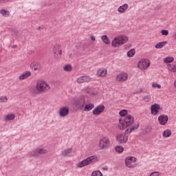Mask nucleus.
<instances>
[{"mask_svg":"<svg viewBox=\"0 0 176 176\" xmlns=\"http://www.w3.org/2000/svg\"><path fill=\"white\" fill-rule=\"evenodd\" d=\"M129 41V37L126 36H120L118 37H116L111 42V46L113 47H119V46H122V45H124L126 42Z\"/></svg>","mask_w":176,"mask_h":176,"instance_id":"nucleus-4","label":"nucleus"},{"mask_svg":"<svg viewBox=\"0 0 176 176\" xmlns=\"http://www.w3.org/2000/svg\"><path fill=\"white\" fill-rule=\"evenodd\" d=\"M126 54L129 58L134 57V55L135 54V49L130 50L129 51L127 52Z\"/></svg>","mask_w":176,"mask_h":176,"instance_id":"nucleus-28","label":"nucleus"},{"mask_svg":"<svg viewBox=\"0 0 176 176\" xmlns=\"http://www.w3.org/2000/svg\"><path fill=\"white\" fill-rule=\"evenodd\" d=\"M30 68L34 71H40V69L42 68V66L38 62H33L30 64Z\"/></svg>","mask_w":176,"mask_h":176,"instance_id":"nucleus-15","label":"nucleus"},{"mask_svg":"<svg viewBox=\"0 0 176 176\" xmlns=\"http://www.w3.org/2000/svg\"><path fill=\"white\" fill-rule=\"evenodd\" d=\"M127 113H128V111L126 109H122L119 112V115L121 116L122 118H124V116H126Z\"/></svg>","mask_w":176,"mask_h":176,"instance_id":"nucleus-34","label":"nucleus"},{"mask_svg":"<svg viewBox=\"0 0 176 176\" xmlns=\"http://www.w3.org/2000/svg\"><path fill=\"white\" fill-rule=\"evenodd\" d=\"M89 164V157H87L86 159L83 160L82 161L78 162L76 164V167L78 168H82V167H85V166H87Z\"/></svg>","mask_w":176,"mask_h":176,"instance_id":"nucleus-16","label":"nucleus"},{"mask_svg":"<svg viewBox=\"0 0 176 176\" xmlns=\"http://www.w3.org/2000/svg\"><path fill=\"white\" fill-rule=\"evenodd\" d=\"M153 87H157V89H162V85L155 83V84H153Z\"/></svg>","mask_w":176,"mask_h":176,"instance_id":"nucleus-39","label":"nucleus"},{"mask_svg":"<svg viewBox=\"0 0 176 176\" xmlns=\"http://www.w3.org/2000/svg\"><path fill=\"white\" fill-rule=\"evenodd\" d=\"M53 53L56 60L61 58V55L63 54V52H61V49H60V45L55 44L54 45Z\"/></svg>","mask_w":176,"mask_h":176,"instance_id":"nucleus-9","label":"nucleus"},{"mask_svg":"<svg viewBox=\"0 0 176 176\" xmlns=\"http://www.w3.org/2000/svg\"><path fill=\"white\" fill-rule=\"evenodd\" d=\"M158 122L161 126H166V124H167V122H168V116L160 115L158 117Z\"/></svg>","mask_w":176,"mask_h":176,"instance_id":"nucleus-10","label":"nucleus"},{"mask_svg":"<svg viewBox=\"0 0 176 176\" xmlns=\"http://www.w3.org/2000/svg\"><path fill=\"white\" fill-rule=\"evenodd\" d=\"M111 147V140H109V138L105 137L100 139L99 142V148L100 149H109Z\"/></svg>","mask_w":176,"mask_h":176,"instance_id":"nucleus-5","label":"nucleus"},{"mask_svg":"<svg viewBox=\"0 0 176 176\" xmlns=\"http://www.w3.org/2000/svg\"><path fill=\"white\" fill-rule=\"evenodd\" d=\"M46 153H47L46 149L42 148H37L30 153V155L34 156V157H38L39 155H45Z\"/></svg>","mask_w":176,"mask_h":176,"instance_id":"nucleus-8","label":"nucleus"},{"mask_svg":"<svg viewBox=\"0 0 176 176\" xmlns=\"http://www.w3.org/2000/svg\"><path fill=\"white\" fill-rule=\"evenodd\" d=\"M174 86H175V87H176V80L174 82Z\"/></svg>","mask_w":176,"mask_h":176,"instance_id":"nucleus-48","label":"nucleus"},{"mask_svg":"<svg viewBox=\"0 0 176 176\" xmlns=\"http://www.w3.org/2000/svg\"><path fill=\"white\" fill-rule=\"evenodd\" d=\"M144 133L145 134H151L152 133V126H146L144 129Z\"/></svg>","mask_w":176,"mask_h":176,"instance_id":"nucleus-33","label":"nucleus"},{"mask_svg":"<svg viewBox=\"0 0 176 176\" xmlns=\"http://www.w3.org/2000/svg\"><path fill=\"white\" fill-rule=\"evenodd\" d=\"M69 113V109L67 107H61L59 109V116L60 118H65Z\"/></svg>","mask_w":176,"mask_h":176,"instance_id":"nucleus-13","label":"nucleus"},{"mask_svg":"<svg viewBox=\"0 0 176 176\" xmlns=\"http://www.w3.org/2000/svg\"><path fill=\"white\" fill-rule=\"evenodd\" d=\"M69 57H71V55H69Z\"/></svg>","mask_w":176,"mask_h":176,"instance_id":"nucleus-51","label":"nucleus"},{"mask_svg":"<svg viewBox=\"0 0 176 176\" xmlns=\"http://www.w3.org/2000/svg\"><path fill=\"white\" fill-rule=\"evenodd\" d=\"M89 96H93L94 97H95V96H97L98 92L97 91L89 90Z\"/></svg>","mask_w":176,"mask_h":176,"instance_id":"nucleus-36","label":"nucleus"},{"mask_svg":"<svg viewBox=\"0 0 176 176\" xmlns=\"http://www.w3.org/2000/svg\"><path fill=\"white\" fill-rule=\"evenodd\" d=\"M89 82V76H83L77 78V83H86Z\"/></svg>","mask_w":176,"mask_h":176,"instance_id":"nucleus-19","label":"nucleus"},{"mask_svg":"<svg viewBox=\"0 0 176 176\" xmlns=\"http://www.w3.org/2000/svg\"><path fill=\"white\" fill-rule=\"evenodd\" d=\"M173 38H174V39H176V34H175L173 35Z\"/></svg>","mask_w":176,"mask_h":176,"instance_id":"nucleus-47","label":"nucleus"},{"mask_svg":"<svg viewBox=\"0 0 176 176\" xmlns=\"http://www.w3.org/2000/svg\"><path fill=\"white\" fill-rule=\"evenodd\" d=\"M104 111H105V106H104V104H101L93 110V113L94 115H100V113H102Z\"/></svg>","mask_w":176,"mask_h":176,"instance_id":"nucleus-12","label":"nucleus"},{"mask_svg":"<svg viewBox=\"0 0 176 176\" xmlns=\"http://www.w3.org/2000/svg\"><path fill=\"white\" fill-rule=\"evenodd\" d=\"M38 30H41V27H38Z\"/></svg>","mask_w":176,"mask_h":176,"instance_id":"nucleus-49","label":"nucleus"},{"mask_svg":"<svg viewBox=\"0 0 176 176\" xmlns=\"http://www.w3.org/2000/svg\"><path fill=\"white\" fill-rule=\"evenodd\" d=\"M137 162V158L134 157H128L125 159V164L126 167L133 168L135 167V162Z\"/></svg>","mask_w":176,"mask_h":176,"instance_id":"nucleus-7","label":"nucleus"},{"mask_svg":"<svg viewBox=\"0 0 176 176\" xmlns=\"http://www.w3.org/2000/svg\"><path fill=\"white\" fill-rule=\"evenodd\" d=\"M144 101H146V102H148V101H149V100H151V96H144Z\"/></svg>","mask_w":176,"mask_h":176,"instance_id":"nucleus-40","label":"nucleus"},{"mask_svg":"<svg viewBox=\"0 0 176 176\" xmlns=\"http://www.w3.org/2000/svg\"><path fill=\"white\" fill-rule=\"evenodd\" d=\"M107 74V71L105 69H100L98 71V75H99V76H100L101 78H104V76H105Z\"/></svg>","mask_w":176,"mask_h":176,"instance_id":"nucleus-22","label":"nucleus"},{"mask_svg":"<svg viewBox=\"0 0 176 176\" xmlns=\"http://www.w3.org/2000/svg\"><path fill=\"white\" fill-rule=\"evenodd\" d=\"M8 101V98L6 96L0 97V102H6Z\"/></svg>","mask_w":176,"mask_h":176,"instance_id":"nucleus-37","label":"nucleus"},{"mask_svg":"<svg viewBox=\"0 0 176 176\" xmlns=\"http://www.w3.org/2000/svg\"><path fill=\"white\" fill-rule=\"evenodd\" d=\"M151 66V62L148 59H143L140 60L138 64V67L140 69H142V71H145V69H148L149 67Z\"/></svg>","mask_w":176,"mask_h":176,"instance_id":"nucleus-6","label":"nucleus"},{"mask_svg":"<svg viewBox=\"0 0 176 176\" xmlns=\"http://www.w3.org/2000/svg\"><path fill=\"white\" fill-rule=\"evenodd\" d=\"M161 34H162V35L167 36V35H168V30H162L161 31Z\"/></svg>","mask_w":176,"mask_h":176,"instance_id":"nucleus-38","label":"nucleus"},{"mask_svg":"<svg viewBox=\"0 0 176 176\" xmlns=\"http://www.w3.org/2000/svg\"><path fill=\"white\" fill-rule=\"evenodd\" d=\"M138 127H140V123L136 125L129 126L127 129H126L124 133L117 135L116 140L118 142H119V144H126V142L129 141V135H127V134H130V133L133 131V130H137Z\"/></svg>","mask_w":176,"mask_h":176,"instance_id":"nucleus-2","label":"nucleus"},{"mask_svg":"<svg viewBox=\"0 0 176 176\" xmlns=\"http://www.w3.org/2000/svg\"><path fill=\"white\" fill-rule=\"evenodd\" d=\"M84 111H86L87 112H88V111H89V104H86Z\"/></svg>","mask_w":176,"mask_h":176,"instance_id":"nucleus-44","label":"nucleus"},{"mask_svg":"<svg viewBox=\"0 0 176 176\" xmlns=\"http://www.w3.org/2000/svg\"><path fill=\"white\" fill-rule=\"evenodd\" d=\"M0 14H2L3 17H9V16H10V12L4 9L0 10Z\"/></svg>","mask_w":176,"mask_h":176,"instance_id":"nucleus-24","label":"nucleus"},{"mask_svg":"<svg viewBox=\"0 0 176 176\" xmlns=\"http://www.w3.org/2000/svg\"><path fill=\"white\" fill-rule=\"evenodd\" d=\"M98 162V157L96 155H92L89 157V164H91L92 163H96Z\"/></svg>","mask_w":176,"mask_h":176,"instance_id":"nucleus-20","label":"nucleus"},{"mask_svg":"<svg viewBox=\"0 0 176 176\" xmlns=\"http://www.w3.org/2000/svg\"><path fill=\"white\" fill-rule=\"evenodd\" d=\"M164 63L165 64H170V63H174V57L173 56H168L164 59Z\"/></svg>","mask_w":176,"mask_h":176,"instance_id":"nucleus-26","label":"nucleus"},{"mask_svg":"<svg viewBox=\"0 0 176 176\" xmlns=\"http://www.w3.org/2000/svg\"><path fill=\"white\" fill-rule=\"evenodd\" d=\"M119 122L118 127L120 130H124V129H127L129 126H131L134 123V118L132 115L128 114L126 117L120 118Z\"/></svg>","mask_w":176,"mask_h":176,"instance_id":"nucleus-3","label":"nucleus"},{"mask_svg":"<svg viewBox=\"0 0 176 176\" xmlns=\"http://www.w3.org/2000/svg\"><path fill=\"white\" fill-rule=\"evenodd\" d=\"M14 120V114H8L5 116V120L9 121V120Z\"/></svg>","mask_w":176,"mask_h":176,"instance_id":"nucleus-31","label":"nucleus"},{"mask_svg":"<svg viewBox=\"0 0 176 176\" xmlns=\"http://www.w3.org/2000/svg\"><path fill=\"white\" fill-rule=\"evenodd\" d=\"M127 9H129V5L127 3H124L118 8V11L119 13H125Z\"/></svg>","mask_w":176,"mask_h":176,"instance_id":"nucleus-18","label":"nucleus"},{"mask_svg":"<svg viewBox=\"0 0 176 176\" xmlns=\"http://www.w3.org/2000/svg\"><path fill=\"white\" fill-rule=\"evenodd\" d=\"M64 71H66V72H71L72 71V66L71 65H66L63 67Z\"/></svg>","mask_w":176,"mask_h":176,"instance_id":"nucleus-32","label":"nucleus"},{"mask_svg":"<svg viewBox=\"0 0 176 176\" xmlns=\"http://www.w3.org/2000/svg\"><path fill=\"white\" fill-rule=\"evenodd\" d=\"M91 176H102V173L100 170H95L92 173Z\"/></svg>","mask_w":176,"mask_h":176,"instance_id":"nucleus-35","label":"nucleus"},{"mask_svg":"<svg viewBox=\"0 0 176 176\" xmlns=\"http://www.w3.org/2000/svg\"><path fill=\"white\" fill-rule=\"evenodd\" d=\"M168 69L171 72H176V63L170 64L168 65Z\"/></svg>","mask_w":176,"mask_h":176,"instance_id":"nucleus-27","label":"nucleus"},{"mask_svg":"<svg viewBox=\"0 0 176 176\" xmlns=\"http://www.w3.org/2000/svg\"><path fill=\"white\" fill-rule=\"evenodd\" d=\"M171 130L166 129L163 131L162 135L164 137V138H168V137H171Z\"/></svg>","mask_w":176,"mask_h":176,"instance_id":"nucleus-23","label":"nucleus"},{"mask_svg":"<svg viewBox=\"0 0 176 176\" xmlns=\"http://www.w3.org/2000/svg\"><path fill=\"white\" fill-rule=\"evenodd\" d=\"M82 102H85V100H82Z\"/></svg>","mask_w":176,"mask_h":176,"instance_id":"nucleus-50","label":"nucleus"},{"mask_svg":"<svg viewBox=\"0 0 176 176\" xmlns=\"http://www.w3.org/2000/svg\"><path fill=\"white\" fill-rule=\"evenodd\" d=\"M101 39L102 42L105 43V45H111V40H109L108 36L103 35L102 36Z\"/></svg>","mask_w":176,"mask_h":176,"instance_id":"nucleus-21","label":"nucleus"},{"mask_svg":"<svg viewBox=\"0 0 176 176\" xmlns=\"http://www.w3.org/2000/svg\"><path fill=\"white\" fill-rule=\"evenodd\" d=\"M160 110V104L155 103L151 105V115H154V116L157 115V113H159Z\"/></svg>","mask_w":176,"mask_h":176,"instance_id":"nucleus-11","label":"nucleus"},{"mask_svg":"<svg viewBox=\"0 0 176 176\" xmlns=\"http://www.w3.org/2000/svg\"><path fill=\"white\" fill-rule=\"evenodd\" d=\"M92 108H94V104H91V103H89V111H91Z\"/></svg>","mask_w":176,"mask_h":176,"instance_id":"nucleus-42","label":"nucleus"},{"mask_svg":"<svg viewBox=\"0 0 176 176\" xmlns=\"http://www.w3.org/2000/svg\"><path fill=\"white\" fill-rule=\"evenodd\" d=\"M115 150L117 153H122L124 151V148L122 146H116Z\"/></svg>","mask_w":176,"mask_h":176,"instance_id":"nucleus-29","label":"nucleus"},{"mask_svg":"<svg viewBox=\"0 0 176 176\" xmlns=\"http://www.w3.org/2000/svg\"><path fill=\"white\" fill-rule=\"evenodd\" d=\"M102 169H103V170H108V166H104V167L102 168Z\"/></svg>","mask_w":176,"mask_h":176,"instance_id":"nucleus-46","label":"nucleus"},{"mask_svg":"<svg viewBox=\"0 0 176 176\" xmlns=\"http://www.w3.org/2000/svg\"><path fill=\"white\" fill-rule=\"evenodd\" d=\"M72 152V148H67L62 152L63 156H68Z\"/></svg>","mask_w":176,"mask_h":176,"instance_id":"nucleus-30","label":"nucleus"},{"mask_svg":"<svg viewBox=\"0 0 176 176\" xmlns=\"http://www.w3.org/2000/svg\"><path fill=\"white\" fill-rule=\"evenodd\" d=\"M6 2H9V0H0V3H6Z\"/></svg>","mask_w":176,"mask_h":176,"instance_id":"nucleus-43","label":"nucleus"},{"mask_svg":"<svg viewBox=\"0 0 176 176\" xmlns=\"http://www.w3.org/2000/svg\"><path fill=\"white\" fill-rule=\"evenodd\" d=\"M90 38H91V41H96V36H91Z\"/></svg>","mask_w":176,"mask_h":176,"instance_id":"nucleus-45","label":"nucleus"},{"mask_svg":"<svg viewBox=\"0 0 176 176\" xmlns=\"http://www.w3.org/2000/svg\"><path fill=\"white\" fill-rule=\"evenodd\" d=\"M127 78H129V75L126 73H122L117 76L116 80L118 82H126Z\"/></svg>","mask_w":176,"mask_h":176,"instance_id":"nucleus-14","label":"nucleus"},{"mask_svg":"<svg viewBox=\"0 0 176 176\" xmlns=\"http://www.w3.org/2000/svg\"><path fill=\"white\" fill-rule=\"evenodd\" d=\"M30 76H31V72L26 71L19 76V80H24V79H27Z\"/></svg>","mask_w":176,"mask_h":176,"instance_id":"nucleus-17","label":"nucleus"},{"mask_svg":"<svg viewBox=\"0 0 176 176\" xmlns=\"http://www.w3.org/2000/svg\"><path fill=\"white\" fill-rule=\"evenodd\" d=\"M150 176H159V172H153Z\"/></svg>","mask_w":176,"mask_h":176,"instance_id":"nucleus-41","label":"nucleus"},{"mask_svg":"<svg viewBox=\"0 0 176 176\" xmlns=\"http://www.w3.org/2000/svg\"><path fill=\"white\" fill-rule=\"evenodd\" d=\"M48 90H50V85L43 80H38L36 83V87H32L30 89V93L35 96L42 93H46Z\"/></svg>","mask_w":176,"mask_h":176,"instance_id":"nucleus-1","label":"nucleus"},{"mask_svg":"<svg viewBox=\"0 0 176 176\" xmlns=\"http://www.w3.org/2000/svg\"><path fill=\"white\" fill-rule=\"evenodd\" d=\"M167 45V41H162L160 43H158L155 46V49H162V47H164Z\"/></svg>","mask_w":176,"mask_h":176,"instance_id":"nucleus-25","label":"nucleus"}]
</instances>
